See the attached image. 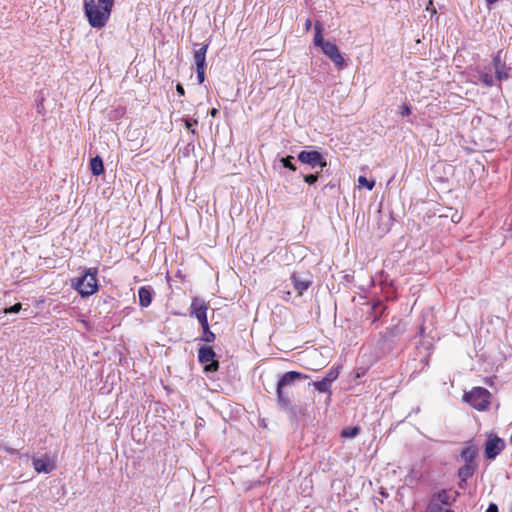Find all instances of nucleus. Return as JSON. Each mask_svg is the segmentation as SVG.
<instances>
[{
    "label": "nucleus",
    "instance_id": "a878e982",
    "mask_svg": "<svg viewBox=\"0 0 512 512\" xmlns=\"http://www.w3.org/2000/svg\"><path fill=\"white\" fill-rule=\"evenodd\" d=\"M185 127L191 131L192 134H196V130L193 128V126H196L198 124V121L196 119L190 120L185 119L184 120Z\"/></svg>",
    "mask_w": 512,
    "mask_h": 512
},
{
    "label": "nucleus",
    "instance_id": "412c9836",
    "mask_svg": "<svg viewBox=\"0 0 512 512\" xmlns=\"http://www.w3.org/2000/svg\"><path fill=\"white\" fill-rule=\"evenodd\" d=\"M330 383L327 382L326 380L322 379L320 381H315L313 382V386L319 391V392H329L331 393L330 391Z\"/></svg>",
    "mask_w": 512,
    "mask_h": 512
},
{
    "label": "nucleus",
    "instance_id": "2f4dec72",
    "mask_svg": "<svg viewBox=\"0 0 512 512\" xmlns=\"http://www.w3.org/2000/svg\"><path fill=\"white\" fill-rule=\"evenodd\" d=\"M485 512H498V507L495 503H491V504H489V506Z\"/></svg>",
    "mask_w": 512,
    "mask_h": 512
},
{
    "label": "nucleus",
    "instance_id": "f8f14e48",
    "mask_svg": "<svg viewBox=\"0 0 512 512\" xmlns=\"http://www.w3.org/2000/svg\"><path fill=\"white\" fill-rule=\"evenodd\" d=\"M290 279L298 296H302L312 284L311 280L302 278L298 273H293Z\"/></svg>",
    "mask_w": 512,
    "mask_h": 512
},
{
    "label": "nucleus",
    "instance_id": "cd10ccee",
    "mask_svg": "<svg viewBox=\"0 0 512 512\" xmlns=\"http://www.w3.org/2000/svg\"><path fill=\"white\" fill-rule=\"evenodd\" d=\"M22 308V305L21 303H16L14 304L13 306L9 307V308H6L4 310V313L5 314H8V313H18Z\"/></svg>",
    "mask_w": 512,
    "mask_h": 512
},
{
    "label": "nucleus",
    "instance_id": "c9c22d12",
    "mask_svg": "<svg viewBox=\"0 0 512 512\" xmlns=\"http://www.w3.org/2000/svg\"><path fill=\"white\" fill-rule=\"evenodd\" d=\"M216 114H217V109L213 108V109L211 110V115H212V116H215Z\"/></svg>",
    "mask_w": 512,
    "mask_h": 512
},
{
    "label": "nucleus",
    "instance_id": "ddd939ff",
    "mask_svg": "<svg viewBox=\"0 0 512 512\" xmlns=\"http://www.w3.org/2000/svg\"><path fill=\"white\" fill-rule=\"evenodd\" d=\"M209 45L203 44L200 46V48L195 49L193 53L196 69L197 68H206V53L208 50Z\"/></svg>",
    "mask_w": 512,
    "mask_h": 512
},
{
    "label": "nucleus",
    "instance_id": "f03ea898",
    "mask_svg": "<svg viewBox=\"0 0 512 512\" xmlns=\"http://www.w3.org/2000/svg\"><path fill=\"white\" fill-rule=\"evenodd\" d=\"M314 45L321 48L322 52L335 64V66L342 70L346 67V61L341 55L336 44L325 41L323 38L324 27L320 21H316L314 24Z\"/></svg>",
    "mask_w": 512,
    "mask_h": 512
},
{
    "label": "nucleus",
    "instance_id": "72a5a7b5",
    "mask_svg": "<svg viewBox=\"0 0 512 512\" xmlns=\"http://www.w3.org/2000/svg\"><path fill=\"white\" fill-rule=\"evenodd\" d=\"M311 27H312V21H311V19L308 18L305 21V31L308 32L311 29Z\"/></svg>",
    "mask_w": 512,
    "mask_h": 512
},
{
    "label": "nucleus",
    "instance_id": "6e6552de",
    "mask_svg": "<svg viewBox=\"0 0 512 512\" xmlns=\"http://www.w3.org/2000/svg\"><path fill=\"white\" fill-rule=\"evenodd\" d=\"M297 158L302 164H307L311 168L320 167V171L327 166L324 156L316 150H303L298 154Z\"/></svg>",
    "mask_w": 512,
    "mask_h": 512
},
{
    "label": "nucleus",
    "instance_id": "1a4fd4ad",
    "mask_svg": "<svg viewBox=\"0 0 512 512\" xmlns=\"http://www.w3.org/2000/svg\"><path fill=\"white\" fill-rule=\"evenodd\" d=\"M505 441L496 434H489L485 443V456L494 459L505 449Z\"/></svg>",
    "mask_w": 512,
    "mask_h": 512
},
{
    "label": "nucleus",
    "instance_id": "393cba45",
    "mask_svg": "<svg viewBox=\"0 0 512 512\" xmlns=\"http://www.w3.org/2000/svg\"><path fill=\"white\" fill-rule=\"evenodd\" d=\"M293 156H287L281 159L283 166L291 171H296V166L292 163Z\"/></svg>",
    "mask_w": 512,
    "mask_h": 512
},
{
    "label": "nucleus",
    "instance_id": "f704fd0d",
    "mask_svg": "<svg viewBox=\"0 0 512 512\" xmlns=\"http://www.w3.org/2000/svg\"><path fill=\"white\" fill-rule=\"evenodd\" d=\"M427 10H431L432 13H436V9L433 6V1L432 0L429 1V5L427 7Z\"/></svg>",
    "mask_w": 512,
    "mask_h": 512
},
{
    "label": "nucleus",
    "instance_id": "473e14b6",
    "mask_svg": "<svg viewBox=\"0 0 512 512\" xmlns=\"http://www.w3.org/2000/svg\"><path fill=\"white\" fill-rule=\"evenodd\" d=\"M176 91L177 93L180 95V96H184L185 95V90H184V87L179 83L177 84L176 86Z\"/></svg>",
    "mask_w": 512,
    "mask_h": 512
},
{
    "label": "nucleus",
    "instance_id": "dca6fc26",
    "mask_svg": "<svg viewBox=\"0 0 512 512\" xmlns=\"http://www.w3.org/2000/svg\"><path fill=\"white\" fill-rule=\"evenodd\" d=\"M90 169L93 175L99 176L104 173V164L100 156H95L90 160Z\"/></svg>",
    "mask_w": 512,
    "mask_h": 512
},
{
    "label": "nucleus",
    "instance_id": "9b49d317",
    "mask_svg": "<svg viewBox=\"0 0 512 512\" xmlns=\"http://www.w3.org/2000/svg\"><path fill=\"white\" fill-rule=\"evenodd\" d=\"M33 467L38 473H50L56 468V464L53 458L49 455H44L41 458H33Z\"/></svg>",
    "mask_w": 512,
    "mask_h": 512
},
{
    "label": "nucleus",
    "instance_id": "bb28decb",
    "mask_svg": "<svg viewBox=\"0 0 512 512\" xmlns=\"http://www.w3.org/2000/svg\"><path fill=\"white\" fill-rule=\"evenodd\" d=\"M304 181L309 184V185H313L317 182L318 180V172H316L315 174H308V175H305L304 176Z\"/></svg>",
    "mask_w": 512,
    "mask_h": 512
},
{
    "label": "nucleus",
    "instance_id": "e433bc0d",
    "mask_svg": "<svg viewBox=\"0 0 512 512\" xmlns=\"http://www.w3.org/2000/svg\"><path fill=\"white\" fill-rule=\"evenodd\" d=\"M512 512V511H511Z\"/></svg>",
    "mask_w": 512,
    "mask_h": 512
},
{
    "label": "nucleus",
    "instance_id": "9d476101",
    "mask_svg": "<svg viewBox=\"0 0 512 512\" xmlns=\"http://www.w3.org/2000/svg\"><path fill=\"white\" fill-rule=\"evenodd\" d=\"M209 309V303L205 302L203 299L199 297L192 298L190 304V316L195 317L199 324H203L208 322L207 311Z\"/></svg>",
    "mask_w": 512,
    "mask_h": 512
},
{
    "label": "nucleus",
    "instance_id": "c85d7f7f",
    "mask_svg": "<svg viewBox=\"0 0 512 512\" xmlns=\"http://www.w3.org/2000/svg\"><path fill=\"white\" fill-rule=\"evenodd\" d=\"M493 65L495 69L504 65V63L501 61V51L497 52V54L494 56Z\"/></svg>",
    "mask_w": 512,
    "mask_h": 512
},
{
    "label": "nucleus",
    "instance_id": "4468645a",
    "mask_svg": "<svg viewBox=\"0 0 512 512\" xmlns=\"http://www.w3.org/2000/svg\"><path fill=\"white\" fill-rule=\"evenodd\" d=\"M138 296H139V304L141 307L146 308L151 304L152 293L148 287H146V286L140 287L138 290Z\"/></svg>",
    "mask_w": 512,
    "mask_h": 512
},
{
    "label": "nucleus",
    "instance_id": "b1692460",
    "mask_svg": "<svg viewBox=\"0 0 512 512\" xmlns=\"http://www.w3.org/2000/svg\"><path fill=\"white\" fill-rule=\"evenodd\" d=\"M480 80L482 83H484L487 87H491L494 85L493 76L489 73H481L480 74Z\"/></svg>",
    "mask_w": 512,
    "mask_h": 512
},
{
    "label": "nucleus",
    "instance_id": "aec40b11",
    "mask_svg": "<svg viewBox=\"0 0 512 512\" xmlns=\"http://www.w3.org/2000/svg\"><path fill=\"white\" fill-rule=\"evenodd\" d=\"M340 374V368L339 367H332L326 374V376L323 378L330 384L334 382Z\"/></svg>",
    "mask_w": 512,
    "mask_h": 512
},
{
    "label": "nucleus",
    "instance_id": "a211bd4d",
    "mask_svg": "<svg viewBox=\"0 0 512 512\" xmlns=\"http://www.w3.org/2000/svg\"><path fill=\"white\" fill-rule=\"evenodd\" d=\"M201 328H202V331H203V336H202L201 340L204 341V342H207V343L214 342L216 336L210 330L209 323L206 322V323L201 324Z\"/></svg>",
    "mask_w": 512,
    "mask_h": 512
},
{
    "label": "nucleus",
    "instance_id": "6ab92c4d",
    "mask_svg": "<svg viewBox=\"0 0 512 512\" xmlns=\"http://www.w3.org/2000/svg\"><path fill=\"white\" fill-rule=\"evenodd\" d=\"M360 432V428L357 426L347 427L341 431V436L343 438H353L356 437Z\"/></svg>",
    "mask_w": 512,
    "mask_h": 512
},
{
    "label": "nucleus",
    "instance_id": "f3484780",
    "mask_svg": "<svg viewBox=\"0 0 512 512\" xmlns=\"http://www.w3.org/2000/svg\"><path fill=\"white\" fill-rule=\"evenodd\" d=\"M475 469H476L475 464H464L458 470V477L460 478L461 481L465 482L467 479L472 477V475L475 472Z\"/></svg>",
    "mask_w": 512,
    "mask_h": 512
},
{
    "label": "nucleus",
    "instance_id": "423d86ee",
    "mask_svg": "<svg viewBox=\"0 0 512 512\" xmlns=\"http://www.w3.org/2000/svg\"><path fill=\"white\" fill-rule=\"evenodd\" d=\"M490 398L491 393L483 387H474L463 395V400L478 411H484L489 407Z\"/></svg>",
    "mask_w": 512,
    "mask_h": 512
},
{
    "label": "nucleus",
    "instance_id": "39448f33",
    "mask_svg": "<svg viewBox=\"0 0 512 512\" xmlns=\"http://www.w3.org/2000/svg\"><path fill=\"white\" fill-rule=\"evenodd\" d=\"M97 268H90L78 279L75 289L82 297H89L98 291Z\"/></svg>",
    "mask_w": 512,
    "mask_h": 512
},
{
    "label": "nucleus",
    "instance_id": "7ed1b4c3",
    "mask_svg": "<svg viewBox=\"0 0 512 512\" xmlns=\"http://www.w3.org/2000/svg\"><path fill=\"white\" fill-rule=\"evenodd\" d=\"M458 492L442 489L432 494L429 499L426 512H455L450 509L453 503L456 501Z\"/></svg>",
    "mask_w": 512,
    "mask_h": 512
},
{
    "label": "nucleus",
    "instance_id": "20e7f679",
    "mask_svg": "<svg viewBox=\"0 0 512 512\" xmlns=\"http://www.w3.org/2000/svg\"><path fill=\"white\" fill-rule=\"evenodd\" d=\"M307 378L308 375L296 371L286 372L281 377L277 385V398L282 407H288L291 403L290 395L285 391V387L292 385L296 380Z\"/></svg>",
    "mask_w": 512,
    "mask_h": 512
},
{
    "label": "nucleus",
    "instance_id": "f257e3e1",
    "mask_svg": "<svg viewBox=\"0 0 512 512\" xmlns=\"http://www.w3.org/2000/svg\"><path fill=\"white\" fill-rule=\"evenodd\" d=\"M115 0H83L84 14L95 29L105 27L110 19Z\"/></svg>",
    "mask_w": 512,
    "mask_h": 512
},
{
    "label": "nucleus",
    "instance_id": "7c9ffc66",
    "mask_svg": "<svg viewBox=\"0 0 512 512\" xmlns=\"http://www.w3.org/2000/svg\"><path fill=\"white\" fill-rule=\"evenodd\" d=\"M411 114V109L408 104H403L401 107V115L409 116Z\"/></svg>",
    "mask_w": 512,
    "mask_h": 512
},
{
    "label": "nucleus",
    "instance_id": "4be33fe9",
    "mask_svg": "<svg viewBox=\"0 0 512 512\" xmlns=\"http://www.w3.org/2000/svg\"><path fill=\"white\" fill-rule=\"evenodd\" d=\"M495 74L499 81L506 80L509 77V68L504 64L503 66L495 69Z\"/></svg>",
    "mask_w": 512,
    "mask_h": 512
},
{
    "label": "nucleus",
    "instance_id": "c756f323",
    "mask_svg": "<svg viewBox=\"0 0 512 512\" xmlns=\"http://www.w3.org/2000/svg\"><path fill=\"white\" fill-rule=\"evenodd\" d=\"M205 71H206V68H197L196 69L198 82L200 84H202L205 81Z\"/></svg>",
    "mask_w": 512,
    "mask_h": 512
},
{
    "label": "nucleus",
    "instance_id": "2eb2a0df",
    "mask_svg": "<svg viewBox=\"0 0 512 512\" xmlns=\"http://www.w3.org/2000/svg\"><path fill=\"white\" fill-rule=\"evenodd\" d=\"M477 455V449L474 445H468L461 451V458L465 464H475L474 459Z\"/></svg>",
    "mask_w": 512,
    "mask_h": 512
},
{
    "label": "nucleus",
    "instance_id": "0eeeda50",
    "mask_svg": "<svg viewBox=\"0 0 512 512\" xmlns=\"http://www.w3.org/2000/svg\"><path fill=\"white\" fill-rule=\"evenodd\" d=\"M216 353L211 346H201L198 350V360L204 365L205 372H216L219 362L215 359Z\"/></svg>",
    "mask_w": 512,
    "mask_h": 512
},
{
    "label": "nucleus",
    "instance_id": "5701e85b",
    "mask_svg": "<svg viewBox=\"0 0 512 512\" xmlns=\"http://www.w3.org/2000/svg\"><path fill=\"white\" fill-rule=\"evenodd\" d=\"M358 184L360 187H366L368 190H372L375 186V181L368 180L365 176H359Z\"/></svg>",
    "mask_w": 512,
    "mask_h": 512
}]
</instances>
